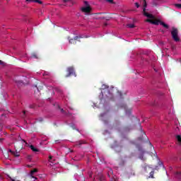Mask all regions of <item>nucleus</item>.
Here are the masks:
<instances>
[{
	"instance_id": "f257e3e1",
	"label": "nucleus",
	"mask_w": 181,
	"mask_h": 181,
	"mask_svg": "<svg viewBox=\"0 0 181 181\" xmlns=\"http://www.w3.org/2000/svg\"><path fill=\"white\" fill-rule=\"evenodd\" d=\"M103 90L101 91L103 96L106 97L108 100L114 101V88L110 89L108 86L103 85Z\"/></svg>"
},
{
	"instance_id": "f03ea898",
	"label": "nucleus",
	"mask_w": 181,
	"mask_h": 181,
	"mask_svg": "<svg viewBox=\"0 0 181 181\" xmlns=\"http://www.w3.org/2000/svg\"><path fill=\"white\" fill-rule=\"evenodd\" d=\"M146 22H148V23H151L152 25H161V26H163L165 28V29H169V25L165 23L163 21H160V20H158L156 18L153 19H147L146 20Z\"/></svg>"
},
{
	"instance_id": "7ed1b4c3",
	"label": "nucleus",
	"mask_w": 181,
	"mask_h": 181,
	"mask_svg": "<svg viewBox=\"0 0 181 181\" xmlns=\"http://www.w3.org/2000/svg\"><path fill=\"white\" fill-rule=\"evenodd\" d=\"M144 172H146V173H148V172H150V175L149 177H151V179H153V175H155V169H153V168H152L151 165H148L146 163H144V165L142 166Z\"/></svg>"
},
{
	"instance_id": "20e7f679",
	"label": "nucleus",
	"mask_w": 181,
	"mask_h": 181,
	"mask_svg": "<svg viewBox=\"0 0 181 181\" xmlns=\"http://www.w3.org/2000/svg\"><path fill=\"white\" fill-rule=\"evenodd\" d=\"M171 36L175 42H180V38L179 37V30L177 28L173 27Z\"/></svg>"
},
{
	"instance_id": "39448f33",
	"label": "nucleus",
	"mask_w": 181,
	"mask_h": 181,
	"mask_svg": "<svg viewBox=\"0 0 181 181\" xmlns=\"http://www.w3.org/2000/svg\"><path fill=\"white\" fill-rule=\"evenodd\" d=\"M143 14L144 16H146V18H149V19H155V16L153 15L150 14L149 13L146 12V7L148 6V4L146 3V0H143Z\"/></svg>"
},
{
	"instance_id": "423d86ee",
	"label": "nucleus",
	"mask_w": 181,
	"mask_h": 181,
	"mask_svg": "<svg viewBox=\"0 0 181 181\" xmlns=\"http://www.w3.org/2000/svg\"><path fill=\"white\" fill-rule=\"evenodd\" d=\"M66 71L68 72V74H66L65 77H70V76H75L76 77L77 76L76 75V72H74V68L73 66L68 67Z\"/></svg>"
},
{
	"instance_id": "0eeeda50",
	"label": "nucleus",
	"mask_w": 181,
	"mask_h": 181,
	"mask_svg": "<svg viewBox=\"0 0 181 181\" xmlns=\"http://www.w3.org/2000/svg\"><path fill=\"white\" fill-rule=\"evenodd\" d=\"M84 4L87 6L81 8V11L84 13H90L91 12V7L88 5V2L84 1Z\"/></svg>"
},
{
	"instance_id": "6e6552de",
	"label": "nucleus",
	"mask_w": 181,
	"mask_h": 181,
	"mask_svg": "<svg viewBox=\"0 0 181 181\" xmlns=\"http://www.w3.org/2000/svg\"><path fill=\"white\" fill-rule=\"evenodd\" d=\"M83 37L81 35H78V36H75L74 38L70 39V37H68L69 40V43L71 45H76L77 43V40L78 39H82Z\"/></svg>"
},
{
	"instance_id": "1a4fd4ad",
	"label": "nucleus",
	"mask_w": 181,
	"mask_h": 181,
	"mask_svg": "<svg viewBox=\"0 0 181 181\" xmlns=\"http://www.w3.org/2000/svg\"><path fill=\"white\" fill-rule=\"evenodd\" d=\"M9 152H10V153H12V155H13V156H15L16 158H18L20 156L19 152H18V151H16H16L9 150Z\"/></svg>"
},
{
	"instance_id": "9d476101",
	"label": "nucleus",
	"mask_w": 181,
	"mask_h": 181,
	"mask_svg": "<svg viewBox=\"0 0 181 181\" xmlns=\"http://www.w3.org/2000/svg\"><path fill=\"white\" fill-rule=\"evenodd\" d=\"M37 172V169L35 168L30 171V176L33 177V179H35L36 180L37 178L35 176H33V174L36 173Z\"/></svg>"
},
{
	"instance_id": "9b49d317",
	"label": "nucleus",
	"mask_w": 181,
	"mask_h": 181,
	"mask_svg": "<svg viewBox=\"0 0 181 181\" xmlns=\"http://www.w3.org/2000/svg\"><path fill=\"white\" fill-rule=\"evenodd\" d=\"M120 108H124L126 111V114H131V109H129V110H127V105L123 104L122 105H120Z\"/></svg>"
},
{
	"instance_id": "f8f14e48",
	"label": "nucleus",
	"mask_w": 181,
	"mask_h": 181,
	"mask_svg": "<svg viewBox=\"0 0 181 181\" xmlns=\"http://www.w3.org/2000/svg\"><path fill=\"white\" fill-rule=\"evenodd\" d=\"M30 149L33 151V152H39V149L34 147L33 145L30 146Z\"/></svg>"
},
{
	"instance_id": "ddd939ff",
	"label": "nucleus",
	"mask_w": 181,
	"mask_h": 181,
	"mask_svg": "<svg viewBox=\"0 0 181 181\" xmlns=\"http://www.w3.org/2000/svg\"><path fill=\"white\" fill-rule=\"evenodd\" d=\"M176 139L178 142V144L179 145H181V136L180 135H177L176 136Z\"/></svg>"
},
{
	"instance_id": "4468645a",
	"label": "nucleus",
	"mask_w": 181,
	"mask_h": 181,
	"mask_svg": "<svg viewBox=\"0 0 181 181\" xmlns=\"http://www.w3.org/2000/svg\"><path fill=\"white\" fill-rule=\"evenodd\" d=\"M48 162L50 163H55L54 160H53V156H49Z\"/></svg>"
},
{
	"instance_id": "2eb2a0df",
	"label": "nucleus",
	"mask_w": 181,
	"mask_h": 181,
	"mask_svg": "<svg viewBox=\"0 0 181 181\" xmlns=\"http://www.w3.org/2000/svg\"><path fill=\"white\" fill-rule=\"evenodd\" d=\"M127 27L129 28L130 29H133V28H135L134 24H128Z\"/></svg>"
},
{
	"instance_id": "dca6fc26",
	"label": "nucleus",
	"mask_w": 181,
	"mask_h": 181,
	"mask_svg": "<svg viewBox=\"0 0 181 181\" xmlns=\"http://www.w3.org/2000/svg\"><path fill=\"white\" fill-rule=\"evenodd\" d=\"M139 159H141V160H146V158H145L144 157V154H141V156H139Z\"/></svg>"
},
{
	"instance_id": "f3484780",
	"label": "nucleus",
	"mask_w": 181,
	"mask_h": 181,
	"mask_svg": "<svg viewBox=\"0 0 181 181\" xmlns=\"http://www.w3.org/2000/svg\"><path fill=\"white\" fill-rule=\"evenodd\" d=\"M32 57H33L34 59H37L38 58L37 57V54L36 53H35V52H33L32 54Z\"/></svg>"
},
{
	"instance_id": "a211bd4d",
	"label": "nucleus",
	"mask_w": 181,
	"mask_h": 181,
	"mask_svg": "<svg viewBox=\"0 0 181 181\" xmlns=\"http://www.w3.org/2000/svg\"><path fill=\"white\" fill-rule=\"evenodd\" d=\"M36 87H37L38 91H40V90H43V86H38V87H37V85Z\"/></svg>"
},
{
	"instance_id": "6ab92c4d",
	"label": "nucleus",
	"mask_w": 181,
	"mask_h": 181,
	"mask_svg": "<svg viewBox=\"0 0 181 181\" xmlns=\"http://www.w3.org/2000/svg\"><path fill=\"white\" fill-rule=\"evenodd\" d=\"M175 6H176V8H178V9H181V4H175Z\"/></svg>"
},
{
	"instance_id": "aec40b11",
	"label": "nucleus",
	"mask_w": 181,
	"mask_h": 181,
	"mask_svg": "<svg viewBox=\"0 0 181 181\" xmlns=\"http://www.w3.org/2000/svg\"><path fill=\"white\" fill-rule=\"evenodd\" d=\"M16 83L17 84H23V82L22 81H16Z\"/></svg>"
},
{
	"instance_id": "412c9836",
	"label": "nucleus",
	"mask_w": 181,
	"mask_h": 181,
	"mask_svg": "<svg viewBox=\"0 0 181 181\" xmlns=\"http://www.w3.org/2000/svg\"><path fill=\"white\" fill-rule=\"evenodd\" d=\"M83 144H86V141H79V145H83Z\"/></svg>"
},
{
	"instance_id": "4be33fe9",
	"label": "nucleus",
	"mask_w": 181,
	"mask_h": 181,
	"mask_svg": "<svg viewBox=\"0 0 181 181\" xmlns=\"http://www.w3.org/2000/svg\"><path fill=\"white\" fill-rule=\"evenodd\" d=\"M37 4H40V5H42L43 4V1L38 0V1H37Z\"/></svg>"
},
{
	"instance_id": "5701e85b",
	"label": "nucleus",
	"mask_w": 181,
	"mask_h": 181,
	"mask_svg": "<svg viewBox=\"0 0 181 181\" xmlns=\"http://www.w3.org/2000/svg\"><path fill=\"white\" fill-rule=\"evenodd\" d=\"M63 1V2L64 3V4H66V2H70V1H71V0H62Z\"/></svg>"
},
{
	"instance_id": "b1692460",
	"label": "nucleus",
	"mask_w": 181,
	"mask_h": 181,
	"mask_svg": "<svg viewBox=\"0 0 181 181\" xmlns=\"http://www.w3.org/2000/svg\"><path fill=\"white\" fill-rule=\"evenodd\" d=\"M107 2H110V4H112L114 2V0H106Z\"/></svg>"
},
{
	"instance_id": "393cba45",
	"label": "nucleus",
	"mask_w": 181,
	"mask_h": 181,
	"mask_svg": "<svg viewBox=\"0 0 181 181\" xmlns=\"http://www.w3.org/2000/svg\"><path fill=\"white\" fill-rule=\"evenodd\" d=\"M25 2H28V4H30V2H33V0H25Z\"/></svg>"
},
{
	"instance_id": "a878e982",
	"label": "nucleus",
	"mask_w": 181,
	"mask_h": 181,
	"mask_svg": "<svg viewBox=\"0 0 181 181\" xmlns=\"http://www.w3.org/2000/svg\"><path fill=\"white\" fill-rule=\"evenodd\" d=\"M39 122H43V118L40 117L39 119H38Z\"/></svg>"
},
{
	"instance_id": "bb28decb",
	"label": "nucleus",
	"mask_w": 181,
	"mask_h": 181,
	"mask_svg": "<svg viewBox=\"0 0 181 181\" xmlns=\"http://www.w3.org/2000/svg\"><path fill=\"white\" fill-rule=\"evenodd\" d=\"M135 6H136V8H139V4L135 3Z\"/></svg>"
},
{
	"instance_id": "cd10ccee",
	"label": "nucleus",
	"mask_w": 181,
	"mask_h": 181,
	"mask_svg": "<svg viewBox=\"0 0 181 181\" xmlns=\"http://www.w3.org/2000/svg\"><path fill=\"white\" fill-rule=\"evenodd\" d=\"M103 180H104V177H100L99 179V181H103Z\"/></svg>"
},
{
	"instance_id": "c85d7f7f",
	"label": "nucleus",
	"mask_w": 181,
	"mask_h": 181,
	"mask_svg": "<svg viewBox=\"0 0 181 181\" xmlns=\"http://www.w3.org/2000/svg\"><path fill=\"white\" fill-rule=\"evenodd\" d=\"M61 112H62L63 114H66V112L63 109H61Z\"/></svg>"
},
{
	"instance_id": "c756f323",
	"label": "nucleus",
	"mask_w": 181,
	"mask_h": 181,
	"mask_svg": "<svg viewBox=\"0 0 181 181\" xmlns=\"http://www.w3.org/2000/svg\"><path fill=\"white\" fill-rule=\"evenodd\" d=\"M176 175H177V176H180L181 173L180 172H177Z\"/></svg>"
},
{
	"instance_id": "7c9ffc66",
	"label": "nucleus",
	"mask_w": 181,
	"mask_h": 181,
	"mask_svg": "<svg viewBox=\"0 0 181 181\" xmlns=\"http://www.w3.org/2000/svg\"><path fill=\"white\" fill-rule=\"evenodd\" d=\"M38 0H33V2H35L37 4Z\"/></svg>"
},
{
	"instance_id": "2f4dec72",
	"label": "nucleus",
	"mask_w": 181,
	"mask_h": 181,
	"mask_svg": "<svg viewBox=\"0 0 181 181\" xmlns=\"http://www.w3.org/2000/svg\"><path fill=\"white\" fill-rule=\"evenodd\" d=\"M142 140H143V139L141 137L139 138V141H142Z\"/></svg>"
},
{
	"instance_id": "473e14b6",
	"label": "nucleus",
	"mask_w": 181,
	"mask_h": 181,
	"mask_svg": "<svg viewBox=\"0 0 181 181\" xmlns=\"http://www.w3.org/2000/svg\"><path fill=\"white\" fill-rule=\"evenodd\" d=\"M162 33H165V30H161Z\"/></svg>"
},
{
	"instance_id": "72a5a7b5",
	"label": "nucleus",
	"mask_w": 181,
	"mask_h": 181,
	"mask_svg": "<svg viewBox=\"0 0 181 181\" xmlns=\"http://www.w3.org/2000/svg\"><path fill=\"white\" fill-rule=\"evenodd\" d=\"M30 108H33V105H30Z\"/></svg>"
},
{
	"instance_id": "f704fd0d",
	"label": "nucleus",
	"mask_w": 181,
	"mask_h": 181,
	"mask_svg": "<svg viewBox=\"0 0 181 181\" xmlns=\"http://www.w3.org/2000/svg\"><path fill=\"white\" fill-rule=\"evenodd\" d=\"M22 141H23V142H25V143H26V141H25L24 139H23Z\"/></svg>"
},
{
	"instance_id": "c9c22d12",
	"label": "nucleus",
	"mask_w": 181,
	"mask_h": 181,
	"mask_svg": "<svg viewBox=\"0 0 181 181\" xmlns=\"http://www.w3.org/2000/svg\"><path fill=\"white\" fill-rule=\"evenodd\" d=\"M4 62H2L1 60H0V64H2Z\"/></svg>"
},
{
	"instance_id": "e433bc0d",
	"label": "nucleus",
	"mask_w": 181,
	"mask_h": 181,
	"mask_svg": "<svg viewBox=\"0 0 181 181\" xmlns=\"http://www.w3.org/2000/svg\"><path fill=\"white\" fill-rule=\"evenodd\" d=\"M23 112L24 115L26 114V112H25V111H23Z\"/></svg>"
},
{
	"instance_id": "4c0bfd02",
	"label": "nucleus",
	"mask_w": 181,
	"mask_h": 181,
	"mask_svg": "<svg viewBox=\"0 0 181 181\" xmlns=\"http://www.w3.org/2000/svg\"><path fill=\"white\" fill-rule=\"evenodd\" d=\"M149 144H150V145L152 146V143H151V141H149Z\"/></svg>"
},
{
	"instance_id": "58836bf2",
	"label": "nucleus",
	"mask_w": 181,
	"mask_h": 181,
	"mask_svg": "<svg viewBox=\"0 0 181 181\" xmlns=\"http://www.w3.org/2000/svg\"><path fill=\"white\" fill-rule=\"evenodd\" d=\"M141 132H144V131L142 130V129H141Z\"/></svg>"
},
{
	"instance_id": "ea45409f",
	"label": "nucleus",
	"mask_w": 181,
	"mask_h": 181,
	"mask_svg": "<svg viewBox=\"0 0 181 181\" xmlns=\"http://www.w3.org/2000/svg\"><path fill=\"white\" fill-rule=\"evenodd\" d=\"M104 25H105V26H107V23H105Z\"/></svg>"
},
{
	"instance_id": "a19ab883",
	"label": "nucleus",
	"mask_w": 181,
	"mask_h": 181,
	"mask_svg": "<svg viewBox=\"0 0 181 181\" xmlns=\"http://www.w3.org/2000/svg\"><path fill=\"white\" fill-rule=\"evenodd\" d=\"M134 176H135V173H133Z\"/></svg>"
}]
</instances>
